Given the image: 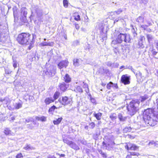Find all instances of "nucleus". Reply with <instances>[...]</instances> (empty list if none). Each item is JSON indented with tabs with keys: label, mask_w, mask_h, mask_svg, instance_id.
Returning <instances> with one entry per match:
<instances>
[{
	"label": "nucleus",
	"mask_w": 158,
	"mask_h": 158,
	"mask_svg": "<svg viewBox=\"0 0 158 158\" xmlns=\"http://www.w3.org/2000/svg\"><path fill=\"white\" fill-rule=\"evenodd\" d=\"M143 118L146 124L154 126L158 122V112L155 111L153 108H148L144 110Z\"/></svg>",
	"instance_id": "1"
},
{
	"label": "nucleus",
	"mask_w": 158,
	"mask_h": 158,
	"mask_svg": "<svg viewBox=\"0 0 158 158\" xmlns=\"http://www.w3.org/2000/svg\"><path fill=\"white\" fill-rule=\"evenodd\" d=\"M31 35L29 33L23 32L18 35L16 40L20 45H27L31 41Z\"/></svg>",
	"instance_id": "2"
},
{
	"label": "nucleus",
	"mask_w": 158,
	"mask_h": 158,
	"mask_svg": "<svg viewBox=\"0 0 158 158\" xmlns=\"http://www.w3.org/2000/svg\"><path fill=\"white\" fill-rule=\"evenodd\" d=\"M140 101L138 99H133L127 106L128 114L131 116L135 114L138 110Z\"/></svg>",
	"instance_id": "3"
},
{
	"label": "nucleus",
	"mask_w": 158,
	"mask_h": 158,
	"mask_svg": "<svg viewBox=\"0 0 158 158\" xmlns=\"http://www.w3.org/2000/svg\"><path fill=\"white\" fill-rule=\"evenodd\" d=\"M124 39V41L126 43H129L131 41V39L129 35L127 34L120 33L117 36L116 39L112 41L111 44L114 45L117 44L122 43Z\"/></svg>",
	"instance_id": "4"
},
{
	"label": "nucleus",
	"mask_w": 158,
	"mask_h": 158,
	"mask_svg": "<svg viewBox=\"0 0 158 158\" xmlns=\"http://www.w3.org/2000/svg\"><path fill=\"white\" fill-rule=\"evenodd\" d=\"M59 102L62 105L66 106L71 104L73 102V98L70 97L63 96L58 99Z\"/></svg>",
	"instance_id": "5"
},
{
	"label": "nucleus",
	"mask_w": 158,
	"mask_h": 158,
	"mask_svg": "<svg viewBox=\"0 0 158 158\" xmlns=\"http://www.w3.org/2000/svg\"><path fill=\"white\" fill-rule=\"evenodd\" d=\"M125 148L129 153V152H135V151H137L138 150L139 148V147L135 144L130 143H126Z\"/></svg>",
	"instance_id": "6"
},
{
	"label": "nucleus",
	"mask_w": 158,
	"mask_h": 158,
	"mask_svg": "<svg viewBox=\"0 0 158 158\" xmlns=\"http://www.w3.org/2000/svg\"><path fill=\"white\" fill-rule=\"evenodd\" d=\"M115 144L114 142L110 139H108L107 141H103L102 143V146L108 150H110L113 148V146Z\"/></svg>",
	"instance_id": "7"
},
{
	"label": "nucleus",
	"mask_w": 158,
	"mask_h": 158,
	"mask_svg": "<svg viewBox=\"0 0 158 158\" xmlns=\"http://www.w3.org/2000/svg\"><path fill=\"white\" fill-rule=\"evenodd\" d=\"M20 13V20L22 22L25 23L27 20V14L26 8L25 7L21 8Z\"/></svg>",
	"instance_id": "8"
},
{
	"label": "nucleus",
	"mask_w": 158,
	"mask_h": 158,
	"mask_svg": "<svg viewBox=\"0 0 158 158\" xmlns=\"http://www.w3.org/2000/svg\"><path fill=\"white\" fill-rule=\"evenodd\" d=\"M130 76L127 74L123 75L121 78V82L124 85H129L130 83Z\"/></svg>",
	"instance_id": "9"
},
{
	"label": "nucleus",
	"mask_w": 158,
	"mask_h": 158,
	"mask_svg": "<svg viewBox=\"0 0 158 158\" xmlns=\"http://www.w3.org/2000/svg\"><path fill=\"white\" fill-rule=\"evenodd\" d=\"M69 62L67 60H62L60 61L58 64V67L60 69L65 68L68 66Z\"/></svg>",
	"instance_id": "10"
},
{
	"label": "nucleus",
	"mask_w": 158,
	"mask_h": 158,
	"mask_svg": "<svg viewBox=\"0 0 158 158\" xmlns=\"http://www.w3.org/2000/svg\"><path fill=\"white\" fill-rule=\"evenodd\" d=\"M58 87L61 92H64L67 90L69 87V85L63 82L59 83Z\"/></svg>",
	"instance_id": "11"
},
{
	"label": "nucleus",
	"mask_w": 158,
	"mask_h": 158,
	"mask_svg": "<svg viewBox=\"0 0 158 158\" xmlns=\"http://www.w3.org/2000/svg\"><path fill=\"white\" fill-rule=\"evenodd\" d=\"M67 143L68 145L70 146L71 148L75 150H79L80 149L79 147L76 144L74 143L73 142L71 141L68 142Z\"/></svg>",
	"instance_id": "12"
},
{
	"label": "nucleus",
	"mask_w": 158,
	"mask_h": 158,
	"mask_svg": "<svg viewBox=\"0 0 158 158\" xmlns=\"http://www.w3.org/2000/svg\"><path fill=\"white\" fill-rule=\"evenodd\" d=\"M54 102V100L51 97H49L46 98L44 100V102L46 105H49Z\"/></svg>",
	"instance_id": "13"
},
{
	"label": "nucleus",
	"mask_w": 158,
	"mask_h": 158,
	"mask_svg": "<svg viewBox=\"0 0 158 158\" xmlns=\"http://www.w3.org/2000/svg\"><path fill=\"white\" fill-rule=\"evenodd\" d=\"M130 154H128L126 157V158H131L132 156H138L140 155L139 153L137 152H129Z\"/></svg>",
	"instance_id": "14"
},
{
	"label": "nucleus",
	"mask_w": 158,
	"mask_h": 158,
	"mask_svg": "<svg viewBox=\"0 0 158 158\" xmlns=\"http://www.w3.org/2000/svg\"><path fill=\"white\" fill-rule=\"evenodd\" d=\"M64 81L65 82L69 83L71 81V79L68 74H65L64 77Z\"/></svg>",
	"instance_id": "15"
},
{
	"label": "nucleus",
	"mask_w": 158,
	"mask_h": 158,
	"mask_svg": "<svg viewBox=\"0 0 158 158\" xmlns=\"http://www.w3.org/2000/svg\"><path fill=\"white\" fill-rule=\"evenodd\" d=\"M61 106H60L58 107H56V106L53 105L51 106L48 110V112L49 113H51L53 112L55 110L59 109L61 107Z\"/></svg>",
	"instance_id": "16"
},
{
	"label": "nucleus",
	"mask_w": 158,
	"mask_h": 158,
	"mask_svg": "<svg viewBox=\"0 0 158 158\" xmlns=\"http://www.w3.org/2000/svg\"><path fill=\"white\" fill-rule=\"evenodd\" d=\"M102 114L101 112H98L97 113H94L93 114V116L97 120H99L101 119Z\"/></svg>",
	"instance_id": "17"
},
{
	"label": "nucleus",
	"mask_w": 158,
	"mask_h": 158,
	"mask_svg": "<svg viewBox=\"0 0 158 158\" xmlns=\"http://www.w3.org/2000/svg\"><path fill=\"white\" fill-rule=\"evenodd\" d=\"M73 91L75 92L78 93H82L83 92V90L81 86L78 85L76 86L73 89Z\"/></svg>",
	"instance_id": "18"
},
{
	"label": "nucleus",
	"mask_w": 158,
	"mask_h": 158,
	"mask_svg": "<svg viewBox=\"0 0 158 158\" xmlns=\"http://www.w3.org/2000/svg\"><path fill=\"white\" fill-rule=\"evenodd\" d=\"M3 133L6 135H11V131L9 128H5L3 131Z\"/></svg>",
	"instance_id": "19"
},
{
	"label": "nucleus",
	"mask_w": 158,
	"mask_h": 158,
	"mask_svg": "<svg viewBox=\"0 0 158 158\" xmlns=\"http://www.w3.org/2000/svg\"><path fill=\"white\" fill-rule=\"evenodd\" d=\"M74 19L77 21H80L81 20L80 16L77 13H75L73 15Z\"/></svg>",
	"instance_id": "20"
},
{
	"label": "nucleus",
	"mask_w": 158,
	"mask_h": 158,
	"mask_svg": "<svg viewBox=\"0 0 158 158\" xmlns=\"http://www.w3.org/2000/svg\"><path fill=\"white\" fill-rule=\"evenodd\" d=\"M60 95V93L59 91H56L53 95V100H54V101L57 99L59 97Z\"/></svg>",
	"instance_id": "21"
},
{
	"label": "nucleus",
	"mask_w": 158,
	"mask_h": 158,
	"mask_svg": "<svg viewBox=\"0 0 158 158\" xmlns=\"http://www.w3.org/2000/svg\"><path fill=\"white\" fill-rule=\"evenodd\" d=\"M145 40V38L144 36H141L140 37L139 41L138 43V45L140 47H142L143 46V41H144Z\"/></svg>",
	"instance_id": "22"
},
{
	"label": "nucleus",
	"mask_w": 158,
	"mask_h": 158,
	"mask_svg": "<svg viewBox=\"0 0 158 158\" xmlns=\"http://www.w3.org/2000/svg\"><path fill=\"white\" fill-rule=\"evenodd\" d=\"M35 119L38 121L45 122L46 120V117L44 116H42L41 117L36 116L35 117Z\"/></svg>",
	"instance_id": "23"
},
{
	"label": "nucleus",
	"mask_w": 158,
	"mask_h": 158,
	"mask_svg": "<svg viewBox=\"0 0 158 158\" xmlns=\"http://www.w3.org/2000/svg\"><path fill=\"white\" fill-rule=\"evenodd\" d=\"M63 120V118L61 117L58 118L56 120L53 121V122L54 125H58L60 124Z\"/></svg>",
	"instance_id": "24"
},
{
	"label": "nucleus",
	"mask_w": 158,
	"mask_h": 158,
	"mask_svg": "<svg viewBox=\"0 0 158 158\" xmlns=\"http://www.w3.org/2000/svg\"><path fill=\"white\" fill-rule=\"evenodd\" d=\"M10 101L9 100H5L4 102L3 103V105L4 107H8L10 105Z\"/></svg>",
	"instance_id": "25"
},
{
	"label": "nucleus",
	"mask_w": 158,
	"mask_h": 158,
	"mask_svg": "<svg viewBox=\"0 0 158 158\" xmlns=\"http://www.w3.org/2000/svg\"><path fill=\"white\" fill-rule=\"evenodd\" d=\"M136 21L139 23H143L144 22V18L139 16L136 19Z\"/></svg>",
	"instance_id": "26"
},
{
	"label": "nucleus",
	"mask_w": 158,
	"mask_h": 158,
	"mask_svg": "<svg viewBox=\"0 0 158 158\" xmlns=\"http://www.w3.org/2000/svg\"><path fill=\"white\" fill-rule=\"evenodd\" d=\"M83 87L85 88V91L87 93H89V89L88 84L85 83L84 82H83Z\"/></svg>",
	"instance_id": "27"
},
{
	"label": "nucleus",
	"mask_w": 158,
	"mask_h": 158,
	"mask_svg": "<svg viewBox=\"0 0 158 158\" xmlns=\"http://www.w3.org/2000/svg\"><path fill=\"white\" fill-rule=\"evenodd\" d=\"M132 130V128L130 127H125L123 130V132L124 133H126L130 132Z\"/></svg>",
	"instance_id": "28"
},
{
	"label": "nucleus",
	"mask_w": 158,
	"mask_h": 158,
	"mask_svg": "<svg viewBox=\"0 0 158 158\" xmlns=\"http://www.w3.org/2000/svg\"><path fill=\"white\" fill-rule=\"evenodd\" d=\"M118 117L119 119L121 121H124L127 118L126 117H123V116L122 114L121 113H119L118 114Z\"/></svg>",
	"instance_id": "29"
},
{
	"label": "nucleus",
	"mask_w": 158,
	"mask_h": 158,
	"mask_svg": "<svg viewBox=\"0 0 158 158\" xmlns=\"http://www.w3.org/2000/svg\"><path fill=\"white\" fill-rule=\"evenodd\" d=\"M110 118L112 120H114L116 119L117 118L116 114L115 113L111 114L110 116Z\"/></svg>",
	"instance_id": "30"
},
{
	"label": "nucleus",
	"mask_w": 158,
	"mask_h": 158,
	"mask_svg": "<svg viewBox=\"0 0 158 158\" xmlns=\"http://www.w3.org/2000/svg\"><path fill=\"white\" fill-rule=\"evenodd\" d=\"M150 52L153 56H154L156 55L158 52H157L156 51V49L153 48H150Z\"/></svg>",
	"instance_id": "31"
},
{
	"label": "nucleus",
	"mask_w": 158,
	"mask_h": 158,
	"mask_svg": "<svg viewBox=\"0 0 158 158\" xmlns=\"http://www.w3.org/2000/svg\"><path fill=\"white\" fill-rule=\"evenodd\" d=\"M148 98L149 97L148 95L147 94H145L144 96L141 97V102H143L145 100L148 99Z\"/></svg>",
	"instance_id": "32"
},
{
	"label": "nucleus",
	"mask_w": 158,
	"mask_h": 158,
	"mask_svg": "<svg viewBox=\"0 0 158 158\" xmlns=\"http://www.w3.org/2000/svg\"><path fill=\"white\" fill-rule=\"evenodd\" d=\"M88 96L90 98L91 102L93 104H96V102L95 99L94 98H93L92 97L91 95L90 94H88Z\"/></svg>",
	"instance_id": "33"
},
{
	"label": "nucleus",
	"mask_w": 158,
	"mask_h": 158,
	"mask_svg": "<svg viewBox=\"0 0 158 158\" xmlns=\"http://www.w3.org/2000/svg\"><path fill=\"white\" fill-rule=\"evenodd\" d=\"M156 142L153 140L150 141L148 144V145L150 147L156 146Z\"/></svg>",
	"instance_id": "34"
},
{
	"label": "nucleus",
	"mask_w": 158,
	"mask_h": 158,
	"mask_svg": "<svg viewBox=\"0 0 158 158\" xmlns=\"http://www.w3.org/2000/svg\"><path fill=\"white\" fill-rule=\"evenodd\" d=\"M63 4L64 6L67 8L68 6L69 3L67 0H63Z\"/></svg>",
	"instance_id": "35"
},
{
	"label": "nucleus",
	"mask_w": 158,
	"mask_h": 158,
	"mask_svg": "<svg viewBox=\"0 0 158 158\" xmlns=\"http://www.w3.org/2000/svg\"><path fill=\"white\" fill-rule=\"evenodd\" d=\"M113 84V83L112 82L110 81L107 84L106 88L108 89H110Z\"/></svg>",
	"instance_id": "36"
},
{
	"label": "nucleus",
	"mask_w": 158,
	"mask_h": 158,
	"mask_svg": "<svg viewBox=\"0 0 158 158\" xmlns=\"http://www.w3.org/2000/svg\"><path fill=\"white\" fill-rule=\"evenodd\" d=\"M99 153L101 154V155L102 156V157L104 158H106L107 156H106V154L103 152L102 150H100L99 151Z\"/></svg>",
	"instance_id": "37"
},
{
	"label": "nucleus",
	"mask_w": 158,
	"mask_h": 158,
	"mask_svg": "<svg viewBox=\"0 0 158 158\" xmlns=\"http://www.w3.org/2000/svg\"><path fill=\"white\" fill-rule=\"evenodd\" d=\"M79 60L77 59H75L73 60V64L75 65H77L78 64L79 62Z\"/></svg>",
	"instance_id": "38"
},
{
	"label": "nucleus",
	"mask_w": 158,
	"mask_h": 158,
	"mask_svg": "<svg viewBox=\"0 0 158 158\" xmlns=\"http://www.w3.org/2000/svg\"><path fill=\"white\" fill-rule=\"evenodd\" d=\"M22 106V104L20 103H18L16 104L15 106V109H18L19 108L21 107Z\"/></svg>",
	"instance_id": "39"
},
{
	"label": "nucleus",
	"mask_w": 158,
	"mask_h": 158,
	"mask_svg": "<svg viewBox=\"0 0 158 158\" xmlns=\"http://www.w3.org/2000/svg\"><path fill=\"white\" fill-rule=\"evenodd\" d=\"M13 66L15 68H16L17 66V62L15 59L13 60Z\"/></svg>",
	"instance_id": "40"
},
{
	"label": "nucleus",
	"mask_w": 158,
	"mask_h": 158,
	"mask_svg": "<svg viewBox=\"0 0 158 158\" xmlns=\"http://www.w3.org/2000/svg\"><path fill=\"white\" fill-rule=\"evenodd\" d=\"M34 44V42L32 41H31V43L28 47V48L29 50H30L33 47V45Z\"/></svg>",
	"instance_id": "41"
},
{
	"label": "nucleus",
	"mask_w": 158,
	"mask_h": 158,
	"mask_svg": "<svg viewBox=\"0 0 158 158\" xmlns=\"http://www.w3.org/2000/svg\"><path fill=\"white\" fill-rule=\"evenodd\" d=\"M23 148L26 150H29L31 149V147L28 145H26V146L24 147Z\"/></svg>",
	"instance_id": "42"
},
{
	"label": "nucleus",
	"mask_w": 158,
	"mask_h": 158,
	"mask_svg": "<svg viewBox=\"0 0 158 158\" xmlns=\"http://www.w3.org/2000/svg\"><path fill=\"white\" fill-rule=\"evenodd\" d=\"M23 157V156L21 153L18 154L16 156V158H22Z\"/></svg>",
	"instance_id": "43"
},
{
	"label": "nucleus",
	"mask_w": 158,
	"mask_h": 158,
	"mask_svg": "<svg viewBox=\"0 0 158 158\" xmlns=\"http://www.w3.org/2000/svg\"><path fill=\"white\" fill-rule=\"evenodd\" d=\"M91 129H93L95 126V124L94 122H91L89 124Z\"/></svg>",
	"instance_id": "44"
},
{
	"label": "nucleus",
	"mask_w": 158,
	"mask_h": 158,
	"mask_svg": "<svg viewBox=\"0 0 158 158\" xmlns=\"http://www.w3.org/2000/svg\"><path fill=\"white\" fill-rule=\"evenodd\" d=\"M45 74L46 75H51L52 74V72L51 71H48V70H47L45 72Z\"/></svg>",
	"instance_id": "45"
},
{
	"label": "nucleus",
	"mask_w": 158,
	"mask_h": 158,
	"mask_svg": "<svg viewBox=\"0 0 158 158\" xmlns=\"http://www.w3.org/2000/svg\"><path fill=\"white\" fill-rule=\"evenodd\" d=\"M5 120V117L2 116H0V122H4Z\"/></svg>",
	"instance_id": "46"
},
{
	"label": "nucleus",
	"mask_w": 158,
	"mask_h": 158,
	"mask_svg": "<svg viewBox=\"0 0 158 158\" xmlns=\"http://www.w3.org/2000/svg\"><path fill=\"white\" fill-rule=\"evenodd\" d=\"M75 26L76 29L77 30H78L80 28V26L78 23H75Z\"/></svg>",
	"instance_id": "47"
},
{
	"label": "nucleus",
	"mask_w": 158,
	"mask_h": 158,
	"mask_svg": "<svg viewBox=\"0 0 158 158\" xmlns=\"http://www.w3.org/2000/svg\"><path fill=\"white\" fill-rule=\"evenodd\" d=\"M56 154L59 156L60 157H64L65 156L64 154H59V153H57Z\"/></svg>",
	"instance_id": "48"
},
{
	"label": "nucleus",
	"mask_w": 158,
	"mask_h": 158,
	"mask_svg": "<svg viewBox=\"0 0 158 158\" xmlns=\"http://www.w3.org/2000/svg\"><path fill=\"white\" fill-rule=\"evenodd\" d=\"M128 135V136L129 138L130 139H134L135 137V136L133 135L131 136L130 135Z\"/></svg>",
	"instance_id": "49"
},
{
	"label": "nucleus",
	"mask_w": 158,
	"mask_h": 158,
	"mask_svg": "<svg viewBox=\"0 0 158 158\" xmlns=\"http://www.w3.org/2000/svg\"><path fill=\"white\" fill-rule=\"evenodd\" d=\"M48 158H57L56 156H55L53 155L51 156H49L48 157Z\"/></svg>",
	"instance_id": "50"
},
{
	"label": "nucleus",
	"mask_w": 158,
	"mask_h": 158,
	"mask_svg": "<svg viewBox=\"0 0 158 158\" xmlns=\"http://www.w3.org/2000/svg\"><path fill=\"white\" fill-rule=\"evenodd\" d=\"M156 48L158 50V41L156 43Z\"/></svg>",
	"instance_id": "51"
},
{
	"label": "nucleus",
	"mask_w": 158,
	"mask_h": 158,
	"mask_svg": "<svg viewBox=\"0 0 158 158\" xmlns=\"http://www.w3.org/2000/svg\"><path fill=\"white\" fill-rule=\"evenodd\" d=\"M101 85L102 86L104 87L106 85V84L105 83L102 82Z\"/></svg>",
	"instance_id": "52"
},
{
	"label": "nucleus",
	"mask_w": 158,
	"mask_h": 158,
	"mask_svg": "<svg viewBox=\"0 0 158 158\" xmlns=\"http://www.w3.org/2000/svg\"><path fill=\"white\" fill-rule=\"evenodd\" d=\"M5 99H2V98H1L0 99V102H3V101H5Z\"/></svg>",
	"instance_id": "53"
},
{
	"label": "nucleus",
	"mask_w": 158,
	"mask_h": 158,
	"mask_svg": "<svg viewBox=\"0 0 158 158\" xmlns=\"http://www.w3.org/2000/svg\"><path fill=\"white\" fill-rule=\"evenodd\" d=\"M145 25H142L141 26V27L142 28H143L145 30Z\"/></svg>",
	"instance_id": "54"
},
{
	"label": "nucleus",
	"mask_w": 158,
	"mask_h": 158,
	"mask_svg": "<svg viewBox=\"0 0 158 158\" xmlns=\"http://www.w3.org/2000/svg\"><path fill=\"white\" fill-rule=\"evenodd\" d=\"M115 86L117 88H118V85H117V84H115Z\"/></svg>",
	"instance_id": "55"
},
{
	"label": "nucleus",
	"mask_w": 158,
	"mask_h": 158,
	"mask_svg": "<svg viewBox=\"0 0 158 158\" xmlns=\"http://www.w3.org/2000/svg\"><path fill=\"white\" fill-rule=\"evenodd\" d=\"M148 24H149V26L151 25L152 23H148Z\"/></svg>",
	"instance_id": "56"
},
{
	"label": "nucleus",
	"mask_w": 158,
	"mask_h": 158,
	"mask_svg": "<svg viewBox=\"0 0 158 158\" xmlns=\"http://www.w3.org/2000/svg\"><path fill=\"white\" fill-rule=\"evenodd\" d=\"M88 127V126H86L85 127V128H87Z\"/></svg>",
	"instance_id": "57"
},
{
	"label": "nucleus",
	"mask_w": 158,
	"mask_h": 158,
	"mask_svg": "<svg viewBox=\"0 0 158 158\" xmlns=\"http://www.w3.org/2000/svg\"><path fill=\"white\" fill-rule=\"evenodd\" d=\"M65 39H67V37H65Z\"/></svg>",
	"instance_id": "58"
},
{
	"label": "nucleus",
	"mask_w": 158,
	"mask_h": 158,
	"mask_svg": "<svg viewBox=\"0 0 158 158\" xmlns=\"http://www.w3.org/2000/svg\"><path fill=\"white\" fill-rule=\"evenodd\" d=\"M14 119H15L14 118H13L12 119V120H14Z\"/></svg>",
	"instance_id": "59"
},
{
	"label": "nucleus",
	"mask_w": 158,
	"mask_h": 158,
	"mask_svg": "<svg viewBox=\"0 0 158 158\" xmlns=\"http://www.w3.org/2000/svg\"><path fill=\"white\" fill-rule=\"evenodd\" d=\"M7 73V74H9L10 73Z\"/></svg>",
	"instance_id": "60"
}]
</instances>
